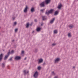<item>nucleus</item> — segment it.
<instances>
[{"label":"nucleus","mask_w":78,"mask_h":78,"mask_svg":"<svg viewBox=\"0 0 78 78\" xmlns=\"http://www.w3.org/2000/svg\"><path fill=\"white\" fill-rule=\"evenodd\" d=\"M68 37H71V34L70 33H69L68 34Z\"/></svg>","instance_id":"25"},{"label":"nucleus","mask_w":78,"mask_h":78,"mask_svg":"<svg viewBox=\"0 0 78 78\" xmlns=\"http://www.w3.org/2000/svg\"><path fill=\"white\" fill-rule=\"evenodd\" d=\"M14 40H12V42H14Z\"/></svg>","instance_id":"38"},{"label":"nucleus","mask_w":78,"mask_h":78,"mask_svg":"<svg viewBox=\"0 0 78 78\" xmlns=\"http://www.w3.org/2000/svg\"><path fill=\"white\" fill-rule=\"evenodd\" d=\"M41 69V66H39L38 67V69L39 70H40V69Z\"/></svg>","instance_id":"23"},{"label":"nucleus","mask_w":78,"mask_h":78,"mask_svg":"<svg viewBox=\"0 0 78 78\" xmlns=\"http://www.w3.org/2000/svg\"><path fill=\"white\" fill-rule=\"evenodd\" d=\"M40 5L41 7H44L45 6V5L44 4V2H43L40 4Z\"/></svg>","instance_id":"5"},{"label":"nucleus","mask_w":78,"mask_h":78,"mask_svg":"<svg viewBox=\"0 0 78 78\" xmlns=\"http://www.w3.org/2000/svg\"><path fill=\"white\" fill-rule=\"evenodd\" d=\"M73 68L74 69V68H75V66L73 67Z\"/></svg>","instance_id":"39"},{"label":"nucleus","mask_w":78,"mask_h":78,"mask_svg":"<svg viewBox=\"0 0 78 78\" xmlns=\"http://www.w3.org/2000/svg\"><path fill=\"white\" fill-rule=\"evenodd\" d=\"M13 20H14V18L13 19Z\"/></svg>","instance_id":"40"},{"label":"nucleus","mask_w":78,"mask_h":78,"mask_svg":"<svg viewBox=\"0 0 78 78\" xmlns=\"http://www.w3.org/2000/svg\"><path fill=\"white\" fill-rule=\"evenodd\" d=\"M53 11H54V10L53 9H51L48 12H46V14H47V15H48L49 14H50V13H52V12H53Z\"/></svg>","instance_id":"1"},{"label":"nucleus","mask_w":78,"mask_h":78,"mask_svg":"<svg viewBox=\"0 0 78 78\" xmlns=\"http://www.w3.org/2000/svg\"><path fill=\"white\" fill-rule=\"evenodd\" d=\"M38 76V73H37V72L36 71L34 74V78H36L37 77V76Z\"/></svg>","instance_id":"2"},{"label":"nucleus","mask_w":78,"mask_h":78,"mask_svg":"<svg viewBox=\"0 0 78 78\" xmlns=\"http://www.w3.org/2000/svg\"><path fill=\"white\" fill-rule=\"evenodd\" d=\"M21 58V57H20V56H17L15 58V59H16V60H19Z\"/></svg>","instance_id":"3"},{"label":"nucleus","mask_w":78,"mask_h":78,"mask_svg":"<svg viewBox=\"0 0 78 78\" xmlns=\"http://www.w3.org/2000/svg\"><path fill=\"white\" fill-rule=\"evenodd\" d=\"M28 27H29V23H27L26 24V28H28Z\"/></svg>","instance_id":"18"},{"label":"nucleus","mask_w":78,"mask_h":78,"mask_svg":"<svg viewBox=\"0 0 78 78\" xmlns=\"http://www.w3.org/2000/svg\"><path fill=\"white\" fill-rule=\"evenodd\" d=\"M43 25H44V23H41V26H42Z\"/></svg>","instance_id":"31"},{"label":"nucleus","mask_w":78,"mask_h":78,"mask_svg":"<svg viewBox=\"0 0 78 78\" xmlns=\"http://www.w3.org/2000/svg\"><path fill=\"white\" fill-rule=\"evenodd\" d=\"M44 11V9H42L41 10V12H43Z\"/></svg>","instance_id":"24"},{"label":"nucleus","mask_w":78,"mask_h":78,"mask_svg":"<svg viewBox=\"0 0 78 78\" xmlns=\"http://www.w3.org/2000/svg\"><path fill=\"white\" fill-rule=\"evenodd\" d=\"M28 9V7L27 6H26V7L25 8L24 10V12H27V10Z\"/></svg>","instance_id":"8"},{"label":"nucleus","mask_w":78,"mask_h":78,"mask_svg":"<svg viewBox=\"0 0 78 78\" xmlns=\"http://www.w3.org/2000/svg\"><path fill=\"white\" fill-rule=\"evenodd\" d=\"M41 28L40 27H38L36 29L37 31L38 32H39V31H41Z\"/></svg>","instance_id":"10"},{"label":"nucleus","mask_w":78,"mask_h":78,"mask_svg":"<svg viewBox=\"0 0 78 78\" xmlns=\"http://www.w3.org/2000/svg\"><path fill=\"white\" fill-rule=\"evenodd\" d=\"M60 60V59L59 58H57L56 59L55 61V63H57V62H58Z\"/></svg>","instance_id":"9"},{"label":"nucleus","mask_w":78,"mask_h":78,"mask_svg":"<svg viewBox=\"0 0 78 78\" xmlns=\"http://www.w3.org/2000/svg\"><path fill=\"white\" fill-rule=\"evenodd\" d=\"M16 24H17V22H15L14 24H13V26H16Z\"/></svg>","instance_id":"22"},{"label":"nucleus","mask_w":78,"mask_h":78,"mask_svg":"<svg viewBox=\"0 0 78 78\" xmlns=\"http://www.w3.org/2000/svg\"><path fill=\"white\" fill-rule=\"evenodd\" d=\"M37 51V49L36 50H35V52H36Z\"/></svg>","instance_id":"35"},{"label":"nucleus","mask_w":78,"mask_h":78,"mask_svg":"<svg viewBox=\"0 0 78 78\" xmlns=\"http://www.w3.org/2000/svg\"><path fill=\"white\" fill-rule=\"evenodd\" d=\"M56 45V44H52V45H53V46H54V45Z\"/></svg>","instance_id":"32"},{"label":"nucleus","mask_w":78,"mask_h":78,"mask_svg":"<svg viewBox=\"0 0 78 78\" xmlns=\"http://www.w3.org/2000/svg\"><path fill=\"white\" fill-rule=\"evenodd\" d=\"M21 53L22 54H23V53H24V51H22L21 52Z\"/></svg>","instance_id":"30"},{"label":"nucleus","mask_w":78,"mask_h":78,"mask_svg":"<svg viewBox=\"0 0 78 78\" xmlns=\"http://www.w3.org/2000/svg\"><path fill=\"white\" fill-rule=\"evenodd\" d=\"M55 18H53L50 21V23H53L54 21H55Z\"/></svg>","instance_id":"7"},{"label":"nucleus","mask_w":78,"mask_h":78,"mask_svg":"<svg viewBox=\"0 0 78 78\" xmlns=\"http://www.w3.org/2000/svg\"><path fill=\"white\" fill-rule=\"evenodd\" d=\"M69 27L70 28H73V26L72 25H70L69 26Z\"/></svg>","instance_id":"21"},{"label":"nucleus","mask_w":78,"mask_h":78,"mask_svg":"<svg viewBox=\"0 0 78 78\" xmlns=\"http://www.w3.org/2000/svg\"><path fill=\"white\" fill-rule=\"evenodd\" d=\"M43 66H45V63H44L43 64Z\"/></svg>","instance_id":"33"},{"label":"nucleus","mask_w":78,"mask_h":78,"mask_svg":"<svg viewBox=\"0 0 78 78\" xmlns=\"http://www.w3.org/2000/svg\"><path fill=\"white\" fill-rule=\"evenodd\" d=\"M26 59H27V58H24V60H26Z\"/></svg>","instance_id":"36"},{"label":"nucleus","mask_w":78,"mask_h":78,"mask_svg":"<svg viewBox=\"0 0 78 78\" xmlns=\"http://www.w3.org/2000/svg\"><path fill=\"white\" fill-rule=\"evenodd\" d=\"M14 51V50H12V52H11L12 54V53H13Z\"/></svg>","instance_id":"28"},{"label":"nucleus","mask_w":78,"mask_h":78,"mask_svg":"<svg viewBox=\"0 0 78 78\" xmlns=\"http://www.w3.org/2000/svg\"><path fill=\"white\" fill-rule=\"evenodd\" d=\"M31 12H34V8H32L31 9Z\"/></svg>","instance_id":"19"},{"label":"nucleus","mask_w":78,"mask_h":78,"mask_svg":"<svg viewBox=\"0 0 78 78\" xmlns=\"http://www.w3.org/2000/svg\"><path fill=\"white\" fill-rule=\"evenodd\" d=\"M28 72H29L28 71L27 72H26V70H25L24 71V73L25 74H27Z\"/></svg>","instance_id":"17"},{"label":"nucleus","mask_w":78,"mask_h":78,"mask_svg":"<svg viewBox=\"0 0 78 78\" xmlns=\"http://www.w3.org/2000/svg\"><path fill=\"white\" fill-rule=\"evenodd\" d=\"M43 20H45L47 19V17L45 16H43Z\"/></svg>","instance_id":"14"},{"label":"nucleus","mask_w":78,"mask_h":78,"mask_svg":"<svg viewBox=\"0 0 78 78\" xmlns=\"http://www.w3.org/2000/svg\"><path fill=\"white\" fill-rule=\"evenodd\" d=\"M58 14V11H57L55 12V13L54 15H57V14Z\"/></svg>","instance_id":"16"},{"label":"nucleus","mask_w":78,"mask_h":78,"mask_svg":"<svg viewBox=\"0 0 78 78\" xmlns=\"http://www.w3.org/2000/svg\"><path fill=\"white\" fill-rule=\"evenodd\" d=\"M2 66L3 68L5 67V63H2Z\"/></svg>","instance_id":"13"},{"label":"nucleus","mask_w":78,"mask_h":78,"mask_svg":"<svg viewBox=\"0 0 78 78\" xmlns=\"http://www.w3.org/2000/svg\"><path fill=\"white\" fill-rule=\"evenodd\" d=\"M62 6V5H61V4H60V5H58V9H60Z\"/></svg>","instance_id":"15"},{"label":"nucleus","mask_w":78,"mask_h":78,"mask_svg":"<svg viewBox=\"0 0 78 78\" xmlns=\"http://www.w3.org/2000/svg\"><path fill=\"white\" fill-rule=\"evenodd\" d=\"M17 30H18V29H16L15 30V32H17Z\"/></svg>","instance_id":"29"},{"label":"nucleus","mask_w":78,"mask_h":78,"mask_svg":"<svg viewBox=\"0 0 78 78\" xmlns=\"http://www.w3.org/2000/svg\"><path fill=\"white\" fill-rule=\"evenodd\" d=\"M52 74L53 75H55V73H54V72H52Z\"/></svg>","instance_id":"26"},{"label":"nucleus","mask_w":78,"mask_h":78,"mask_svg":"<svg viewBox=\"0 0 78 78\" xmlns=\"http://www.w3.org/2000/svg\"><path fill=\"white\" fill-rule=\"evenodd\" d=\"M34 32V31H33V32H32V33H33Z\"/></svg>","instance_id":"41"},{"label":"nucleus","mask_w":78,"mask_h":78,"mask_svg":"<svg viewBox=\"0 0 78 78\" xmlns=\"http://www.w3.org/2000/svg\"><path fill=\"white\" fill-rule=\"evenodd\" d=\"M9 54H10V52L9 51L8 53V54L7 55H5V58H4V59L5 60L6 59H7V58H8V57L9 56Z\"/></svg>","instance_id":"4"},{"label":"nucleus","mask_w":78,"mask_h":78,"mask_svg":"<svg viewBox=\"0 0 78 78\" xmlns=\"http://www.w3.org/2000/svg\"><path fill=\"white\" fill-rule=\"evenodd\" d=\"M3 58V54H1L0 55V61H2Z\"/></svg>","instance_id":"11"},{"label":"nucleus","mask_w":78,"mask_h":78,"mask_svg":"<svg viewBox=\"0 0 78 78\" xmlns=\"http://www.w3.org/2000/svg\"><path fill=\"white\" fill-rule=\"evenodd\" d=\"M12 57H11L9 59V61H12Z\"/></svg>","instance_id":"27"},{"label":"nucleus","mask_w":78,"mask_h":78,"mask_svg":"<svg viewBox=\"0 0 78 78\" xmlns=\"http://www.w3.org/2000/svg\"><path fill=\"white\" fill-rule=\"evenodd\" d=\"M43 62V59L42 58L39 59V61H38V64H40L41 63V62Z\"/></svg>","instance_id":"6"},{"label":"nucleus","mask_w":78,"mask_h":78,"mask_svg":"<svg viewBox=\"0 0 78 78\" xmlns=\"http://www.w3.org/2000/svg\"><path fill=\"white\" fill-rule=\"evenodd\" d=\"M54 34H56L57 33H58V31L56 30H54Z\"/></svg>","instance_id":"20"},{"label":"nucleus","mask_w":78,"mask_h":78,"mask_svg":"<svg viewBox=\"0 0 78 78\" xmlns=\"http://www.w3.org/2000/svg\"><path fill=\"white\" fill-rule=\"evenodd\" d=\"M50 2V0H45V2L46 4H48Z\"/></svg>","instance_id":"12"},{"label":"nucleus","mask_w":78,"mask_h":78,"mask_svg":"<svg viewBox=\"0 0 78 78\" xmlns=\"http://www.w3.org/2000/svg\"><path fill=\"white\" fill-rule=\"evenodd\" d=\"M34 21L35 22H37V20L36 19Z\"/></svg>","instance_id":"34"},{"label":"nucleus","mask_w":78,"mask_h":78,"mask_svg":"<svg viewBox=\"0 0 78 78\" xmlns=\"http://www.w3.org/2000/svg\"><path fill=\"white\" fill-rule=\"evenodd\" d=\"M54 78H57V77L55 76Z\"/></svg>","instance_id":"37"}]
</instances>
